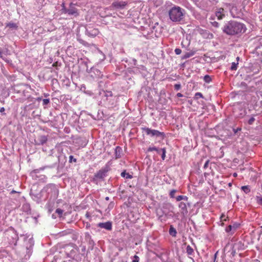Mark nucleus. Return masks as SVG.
<instances>
[{
    "mask_svg": "<svg viewBox=\"0 0 262 262\" xmlns=\"http://www.w3.org/2000/svg\"><path fill=\"white\" fill-rule=\"evenodd\" d=\"M246 30L244 24L234 20L228 21L222 28L223 32L228 35H239Z\"/></svg>",
    "mask_w": 262,
    "mask_h": 262,
    "instance_id": "1",
    "label": "nucleus"
},
{
    "mask_svg": "<svg viewBox=\"0 0 262 262\" xmlns=\"http://www.w3.org/2000/svg\"><path fill=\"white\" fill-rule=\"evenodd\" d=\"M185 10L179 6L174 5L168 10L170 19L174 23H179L184 17Z\"/></svg>",
    "mask_w": 262,
    "mask_h": 262,
    "instance_id": "2",
    "label": "nucleus"
},
{
    "mask_svg": "<svg viewBox=\"0 0 262 262\" xmlns=\"http://www.w3.org/2000/svg\"><path fill=\"white\" fill-rule=\"evenodd\" d=\"M110 168L107 165L102 167L94 176L93 181H103Z\"/></svg>",
    "mask_w": 262,
    "mask_h": 262,
    "instance_id": "3",
    "label": "nucleus"
},
{
    "mask_svg": "<svg viewBox=\"0 0 262 262\" xmlns=\"http://www.w3.org/2000/svg\"><path fill=\"white\" fill-rule=\"evenodd\" d=\"M142 129L145 132L147 135L150 136L151 137H161L162 139L165 137V134L164 132H161L158 130L152 129L148 127L142 128Z\"/></svg>",
    "mask_w": 262,
    "mask_h": 262,
    "instance_id": "4",
    "label": "nucleus"
},
{
    "mask_svg": "<svg viewBox=\"0 0 262 262\" xmlns=\"http://www.w3.org/2000/svg\"><path fill=\"white\" fill-rule=\"evenodd\" d=\"M43 191L46 192L51 196H53L54 198L57 197L58 195V190L54 184H50L47 185L44 187Z\"/></svg>",
    "mask_w": 262,
    "mask_h": 262,
    "instance_id": "5",
    "label": "nucleus"
},
{
    "mask_svg": "<svg viewBox=\"0 0 262 262\" xmlns=\"http://www.w3.org/2000/svg\"><path fill=\"white\" fill-rule=\"evenodd\" d=\"M105 105L108 106H113L115 104L116 102V98L115 96H113V93L111 91H106L105 93Z\"/></svg>",
    "mask_w": 262,
    "mask_h": 262,
    "instance_id": "6",
    "label": "nucleus"
},
{
    "mask_svg": "<svg viewBox=\"0 0 262 262\" xmlns=\"http://www.w3.org/2000/svg\"><path fill=\"white\" fill-rule=\"evenodd\" d=\"M128 3L126 1L116 0L110 6L111 10H122L125 8Z\"/></svg>",
    "mask_w": 262,
    "mask_h": 262,
    "instance_id": "7",
    "label": "nucleus"
},
{
    "mask_svg": "<svg viewBox=\"0 0 262 262\" xmlns=\"http://www.w3.org/2000/svg\"><path fill=\"white\" fill-rule=\"evenodd\" d=\"M240 226V224L237 222H234L232 224L228 226L226 229L225 231L226 232L229 233L231 232V233L234 232V231L238 229Z\"/></svg>",
    "mask_w": 262,
    "mask_h": 262,
    "instance_id": "8",
    "label": "nucleus"
},
{
    "mask_svg": "<svg viewBox=\"0 0 262 262\" xmlns=\"http://www.w3.org/2000/svg\"><path fill=\"white\" fill-rule=\"evenodd\" d=\"M97 226L100 228H103L107 231H111L112 229V223L111 221H107L104 223H99L97 224Z\"/></svg>",
    "mask_w": 262,
    "mask_h": 262,
    "instance_id": "9",
    "label": "nucleus"
},
{
    "mask_svg": "<svg viewBox=\"0 0 262 262\" xmlns=\"http://www.w3.org/2000/svg\"><path fill=\"white\" fill-rule=\"evenodd\" d=\"M28 243L29 245H27L26 246L27 254L25 256L26 258H29L31 255L32 252V248L34 245L33 242L31 239H29Z\"/></svg>",
    "mask_w": 262,
    "mask_h": 262,
    "instance_id": "10",
    "label": "nucleus"
},
{
    "mask_svg": "<svg viewBox=\"0 0 262 262\" xmlns=\"http://www.w3.org/2000/svg\"><path fill=\"white\" fill-rule=\"evenodd\" d=\"M85 33L89 36L95 37L98 34L99 31L97 29L88 27L86 29Z\"/></svg>",
    "mask_w": 262,
    "mask_h": 262,
    "instance_id": "11",
    "label": "nucleus"
},
{
    "mask_svg": "<svg viewBox=\"0 0 262 262\" xmlns=\"http://www.w3.org/2000/svg\"><path fill=\"white\" fill-rule=\"evenodd\" d=\"M179 207L180 208L181 213L183 216H185L188 213L186 203L183 202H180L179 204Z\"/></svg>",
    "mask_w": 262,
    "mask_h": 262,
    "instance_id": "12",
    "label": "nucleus"
},
{
    "mask_svg": "<svg viewBox=\"0 0 262 262\" xmlns=\"http://www.w3.org/2000/svg\"><path fill=\"white\" fill-rule=\"evenodd\" d=\"M74 5L72 3H71L70 5L69 8L67 10V14L70 15H74L77 16L78 15V13L77 12V9L74 7Z\"/></svg>",
    "mask_w": 262,
    "mask_h": 262,
    "instance_id": "13",
    "label": "nucleus"
},
{
    "mask_svg": "<svg viewBox=\"0 0 262 262\" xmlns=\"http://www.w3.org/2000/svg\"><path fill=\"white\" fill-rule=\"evenodd\" d=\"M215 15L218 19H222L225 16V11L223 8H217L215 11Z\"/></svg>",
    "mask_w": 262,
    "mask_h": 262,
    "instance_id": "14",
    "label": "nucleus"
},
{
    "mask_svg": "<svg viewBox=\"0 0 262 262\" xmlns=\"http://www.w3.org/2000/svg\"><path fill=\"white\" fill-rule=\"evenodd\" d=\"M122 149L120 146H117L115 148V158L119 159L122 156Z\"/></svg>",
    "mask_w": 262,
    "mask_h": 262,
    "instance_id": "15",
    "label": "nucleus"
},
{
    "mask_svg": "<svg viewBox=\"0 0 262 262\" xmlns=\"http://www.w3.org/2000/svg\"><path fill=\"white\" fill-rule=\"evenodd\" d=\"M47 141V137L45 135L40 136L38 137L37 139V144L43 145L46 143Z\"/></svg>",
    "mask_w": 262,
    "mask_h": 262,
    "instance_id": "16",
    "label": "nucleus"
},
{
    "mask_svg": "<svg viewBox=\"0 0 262 262\" xmlns=\"http://www.w3.org/2000/svg\"><path fill=\"white\" fill-rule=\"evenodd\" d=\"M97 56L100 61H103L105 59V55L100 50L97 51Z\"/></svg>",
    "mask_w": 262,
    "mask_h": 262,
    "instance_id": "17",
    "label": "nucleus"
},
{
    "mask_svg": "<svg viewBox=\"0 0 262 262\" xmlns=\"http://www.w3.org/2000/svg\"><path fill=\"white\" fill-rule=\"evenodd\" d=\"M195 54V52L194 51H191L190 52H187V53H186L185 54H184L182 57V59H187V58H188L192 56H193Z\"/></svg>",
    "mask_w": 262,
    "mask_h": 262,
    "instance_id": "18",
    "label": "nucleus"
},
{
    "mask_svg": "<svg viewBox=\"0 0 262 262\" xmlns=\"http://www.w3.org/2000/svg\"><path fill=\"white\" fill-rule=\"evenodd\" d=\"M6 27H8L11 29L16 30V29H17L18 27H17V25H16V24L10 22V23H7L6 24Z\"/></svg>",
    "mask_w": 262,
    "mask_h": 262,
    "instance_id": "19",
    "label": "nucleus"
},
{
    "mask_svg": "<svg viewBox=\"0 0 262 262\" xmlns=\"http://www.w3.org/2000/svg\"><path fill=\"white\" fill-rule=\"evenodd\" d=\"M92 71L96 75L98 78H102L103 75L99 70L93 68L92 69Z\"/></svg>",
    "mask_w": 262,
    "mask_h": 262,
    "instance_id": "20",
    "label": "nucleus"
},
{
    "mask_svg": "<svg viewBox=\"0 0 262 262\" xmlns=\"http://www.w3.org/2000/svg\"><path fill=\"white\" fill-rule=\"evenodd\" d=\"M152 151H157V152L158 154H160V149H159L158 148H157L155 146L149 147L147 150V152H151Z\"/></svg>",
    "mask_w": 262,
    "mask_h": 262,
    "instance_id": "21",
    "label": "nucleus"
},
{
    "mask_svg": "<svg viewBox=\"0 0 262 262\" xmlns=\"http://www.w3.org/2000/svg\"><path fill=\"white\" fill-rule=\"evenodd\" d=\"M169 234L173 237H175L177 234V231L172 226H170L169 230Z\"/></svg>",
    "mask_w": 262,
    "mask_h": 262,
    "instance_id": "22",
    "label": "nucleus"
},
{
    "mask_svg": "<svg viewBox=\"0 0 262 262\" xmlns=\"http://www.w3.org/2000/svg\"><path fill=\"white\" fill-rule=\"evenodd\" d=\"M70 233H71V230L68 229L67 230L62 231L58 233V235L59 236H63L66 235L70 234Z\"/></svg>",
    "mask_w": 262,
    "mask_h": 262,
    "instance_id": "23",
    "label": "nucleus"
},
{
    "mask_svg": "<svg viewBox=\"0 0 262 262\" xmlns=\"http://www.w3.org/2000/svg\"><path fill=\"white\" fill-rule=\"evenodd\" d=\"M121 176L125 178L126 179H132L133 176L130 174L129 173L126 172L125 171H123L121 173Z\"/></svg>",
    "mask_w": 262,
    "mask_h": 262,
    "instance_id": "24",
    "label": "nucleus"
},
{
    "mask_svg": "<svg viewBox=\"0 0 262 262\" xmlns=\"http://www.w3.org/2000/svg\"><path fill=\"white\" fill-rule=\"evenodd\" d=\"M186 252L188 255H192L194 252V251L190 246L188 245L186 247Z\"/></svg>",
    "mask_w": 262,
    "mask_h": 262,
    "instance_id": "25",
    "label": "nucleus"
},
{
    "mask_svg": "<svg viewBox=\"0 0 262 262\" xmlns=\"http://www.w3.org/2000/svg\"><path fill=\"white\" fill-rule=\"evenodd\" d=\"M145 70V67L143 66H139L138 67H136L134 68V72L138 73V71L140 72V70L144 71Z\"/></svg>",
    "mask_w": 262,
    "mask_h": 262,
    "instance_id": "26",
    "label": "nucleus"
},
{
    "mask_svg": "<svg viewBox=\"0 0 262 262\" xmlns=\"http://www.w3.org/2000/svg\"><path fill=\"white\" fill-rule=\"evenodd\" d=\"M241 189L246 194L250 192V188L248 185L243 186L241 187Z\"/></svg>",
    "mask_w": 262,
    "mask_h": 262,
    "instance_id": "27",
    "label": "nucleus"
},
{
    "mask_svg": "<svg viewBox=\"0 0 262 262\" xmlns=\"http://www.w3.org/2000/svg\"><path fill=\"white\" fill-rule=\"evenodd\" d=\"M176 199L177 201H180L181 200L188 201V198L186 195H178Z\"/></svg>",
    "mask_w": 262,
    "mask_h": 262,
    "instance_id": "28",
    "label": "nucleus"
},
{
    "mask_svg": "<svg viewBox=\"0 0 262 262\" xmlns=\"http://www.w3.org/2000/svg\"><path fill=\"white\" fill-rule=\"evenodd\" d=\"M238 62H232L230 67V70L232 71L236 70L237 68Z\"/></svg>",
    "mask_w": 262,
    "mask_h": 262,
    "instance_id": "29",
    "label": "nucleus"
},
{
    "mask_svg": "<svg viewBox=\"0 0 262 262\" xmlns=\"http://www.w3.org/2000/svg\"><path fill=\"white\" fill-rule=\"evenodd\" d=\"M162 151L161 158L163 160H165L166 157V149L165 148L160 149V152Z\"/></svg>",
    "mask_w": 262,
    "mask_h": 262,
    "instance_id": "30",
    "label": "nucleus"
},
{
    "mask_svg": "<svg viewBox=\"0 0 262 262\" xmlns=\"http://www.w3.org/2000/svg\"><path fill=\"white\" fill-rule=\"evenodd\" d=\"M211 80V78L208 75H206L204 77V80L206 83L210 82Z\"/></svg>",
    "mask_w": 262,
    "mask_h": 262,
    "instance_id": "31",
    "label": "nucleus"
},
{
    "mask_svg": "<svg viewBox=\"0 0 262 262\" xmlns=\"http://www.w3.org/2000/svg\"><path fill=\"white\" fill-rule=\"evenodd\" d=\"M23 209L26 212H28L30 210V206L28 204H24L23 206Z\"/></svg>",
    "mask_w": 262,
    "mask_h": 262,
    "instance_id": "32",
    "label": "nucleus"
},
{
    "mask_svg": "<svg viewBox=\"0 0 262 262\" xmlns=\"http://www.w3.org/2000/svg\"><path fill=\"white\" fill-rule=\"evenodd\" d=\"M255 199L257 203L258 204L262 205V197L259 196H256Z\"/></svg>",
    "mask_w": 262,
    "mask_h": 262,
    "instance_id": "33",
    "label": "nucleus"
},
{
    "mask_svg": "<svg viewBox=\"0 0 262 262\" xmlns=\"http://www.w3.org/2000/svg\"><path fill=\"white\" fill-rule=\"evenodd\" d=\"M194 98L197 99L199 98H203V95L201 93L197 92L195 94Z\"/></svg>",
    "mask_w": 262,
    "mask_h": 262,
    "instance_id": "34",
    "label": "nucleus"
},
{
    "mask_svg": "<svg viewBox=\"0 0 262 262\" xmlns=\"http://www.w3.org/2000/svg\"><path fill=\"white\" fill-rule=\"evenodd\" d=\"M55 212L57 213L59 216H61L63 213V210L61 209L57 208Z\"/></svg>",
    "mask_w": 262,
    "mask_h": 262,
    "instance_id": "35",
    "label": "nucleus"
},
{
    "mask_svg": "<svg viewBox=\"0 0 262 262\" xmlns=\"http://www.w3.org/2000/svg\"><path fill=\"white\" fill-rule=\"evenodd\" d=\"M139 257L136 255L133 256V259L132 262H139Z\"/></svg>",
    "mask_w": 262,
    "mask_h": 262,
    "instance_id": "36",
    "label": "nucleus"
},
{
    "mask_svg": "<svg viewBox=\"0 0 262 262\" xmlns=\"http://www.w3.org/2000/svg\"><path fill=\"white\" fill-rule=\"evenodd\" d=\"M50 102V99H43L42 100V104L44 105H47Z\"/></svg>",
    "mask_w": 262,
    "mask_h": 262,
    "instance_id": "37",
    "label": "nucleus"
},
{
    "mask_svg": "<svg viewBox=\"0 0 262 262\" xmlns=\"http://www.w3.org/2000/svg\"><path fill=\"white\" fill-rule=\"evenodd\" d=\"M211 24L212 25V26H213V27H214L215 28H219V24L217 22L215 21L211 22Z\"/></svg>",
    "mask_w": 262,
    "mask_h": 262,
    "instance_id": "38",
    "label": "nucleus"
},
{
    "mask_svg": "<svg viewBox=\"0 0 262 262\" xmlns=\"http://www.w3.org/2000/svg\"><path fill=\"white\" fill-rule=\"evenodd\" d=\"M77 161L76 159L74 158L73 156H70L69 157V162L71 163L72 162H76Z\"/></svg>",
    "mask_w": 262,
    "mask_h": 262,
    "instance_id": "39",
    "label": "nucleus"
},
{
    "mask_svg": "<svg viewBox=\"0 0 262 262\" xmlns=\"http://www.w3.org/2000/svg\"><path fill=\"white\" fill-rule=\"evenodd\" d=\"M174 89L177 91H178L181 88V85L180 84H176L174 85Z\"/></svg>",
    "mask_w": 262,
    "mask_h": 262,
    "instance_id": "40",
    "label": "nucleus"
},
{
    "mask_svg": "<svg viewBox=\"0 0 262 262\" xmlns=\"http://www.w3.org/2000/svg\"><path fill=\"white\" fill-rule=\"evenodd\" d=\"M174 52L175 53L177 54V55H180L181 52H182V51L179 48H176L175 50H174Z\"/></svg>",
    "mask_w": 262,
    "mask_h": 262,
    "instance_id": "41",
    "label": "nucleus"
},
{
    "mask_svg": "<svg viewBox=\"0 0 262 262\" xmlns=\"http://www.w3.org/2000/svg\"><path fill=\"white\" fill-rule=\"evenodd\" d=\"M176 190L174 189H173L170 191V196L171 198H174V193H176Z\"/></svg>",
    "mask_w": 262,
    "mask_h": 262,
    "instance_id": "42",
    "label": "nucleus"
},
{
    "mask_svg": "<svg viewBox=\"0 0 262 262\" xmlns=\"http://www.w3.org/2000/svg\"><path fill=\"white\" fill-rule=\"evenodd\" d=\"M255 121V118L254 117H251L248 120L249 124H252L254 121Z\"/></svg>",
    "mask_w": 262,
    "mask_h": 262,
    "instance_id": "43",
    "label": "nucleus"
},
{
    "mask_svg": "<svg viewBox=\"0 0 262 262\" xmlns=\"http://www.w3.org/2000/svg\"><path fill=\"white\" fill-rule=\"evenodd\" d=\"M241 130V128H240V127H237L236 128L233 129V131L234 132V133L235 134L237 133L238 131H239Z\"/></svg>",
    "mask_w": 262,
    "mask_h": 262,
    "instance_id": "44",
    "label": "nucleus"
},
{
    "mask_svg": "<svg viewBox=\"0 0 262 262\" xmlns=\"http://www.w3.org/2000/svg\"><path fill=\"white\" fill-rule=\"evenodd\" d=\"M67 10H68V8H67L66 7H63V8H62V11L63 13H67Z\"/></svg>",
    "mask_w": 262,
    "mask_h": 262,
    "instance_id": "45",
    "label": "nucleus"
},
{
    "mask_svg": "<svg viewBox=\"0 0 262 262\" xmlns=\"http://www.w3.org/2000/svg\"><path fill=\"white\" fill-rule=\"evenodd\" d=\"M132 61H133V64L134 65V66H136L137 65V61L136 59L135 58H133L132 59Z\"/></svg>",
    "mask_w": 262,
    "mask_h": 262,
    "instance_id": "46",
    "label": "nucleus"
},
{
    "mask_svg": "<svg viewBox=\"0 0 262 262\" xmlns=\"http://www.w3.org/2000/svg\"><path fill=\"white\" fill-rule=\"evenodd\" d=\"M84 93L86 94L90 95V96L93 94V93L91 91H84Z\"/></svg>",
    "mask_w": 262,
    "mask_h": 262,
    "instance_id": "47",
    "label": "nucleus"
},
{
    "mask_svg": "<svg viewBox=\"0 0 262 262\" xmlns=\"http://www.w3.org/2000/svg\"><path fill=\"white\" fill-rule=\"evenodd\" d=\"M177 96L178 97H182L183 96V94H182L181 93H178L177 94Z\"/></svg>",
    "mask_w": 262,
    "mask_h": 262,
    "instance_id": "48",
    "label": "nucleus"
},
{
    "mask_svg": "<svg viewBox=\"0 0 262 262\" xmlns=\"http://www.w3.org/2000/svg\"><path fill=\"white\" fill-rule=\"evenodd\" d=\"M5 108L4 107H2L0 108V112L1 113H3L5 112Z\"/></svg>",
    "mask_w": 262,
    "mask_h": 262,
    "instance_id": "49",
    "label": "nucleus"
},
{
    "mask_svg": "<svg viewBox=\"0 0 262 262\" xmlns=\"http://www.w3.org/2000/svg\"><path fill=\"white\" fill-rule=\"evenodd\" d=\"M208 163H209V161H207L205 162L204 165V167L205 168H206L207 166H208Z\"/></svg>",
    "mask_w": 262,
    "mask_h": 262,
    "instance_id": "50",
    "label": "nucleus"
},
{
    "mask_svg": "<svg viewBox=\"0 0 262 262\" xmlns=\"http://www.w3.org/2000/svg\"><path fill=\"white\" fill-rule=\"evenodd\" d=\"M0 58H2L3 59H4V57L3 55V53L1 51H0Z\"/></svg>",
    "mask_w": 262,
    "mask_h": 262,
    "instance_id": "51",
    "label": "nucleus"
},
{
    "mask_svg": "<svg viewBox=\"0 0 262 262\" xmlns=\"http://www.w3.org/2000/svg\"><path fill=\"white\" fill-rule=\"evenodd\" d=\"M181 46L182 47V48H185L184 45L183 44V41H182L181 42Z\"/></svg>",
    "mask_w": 262,
    "mask_h": 262,
    "instance_id": "52",
    "label": "nucleus"
},
{
    "mask_svg": "<svg viewBox=\"0 0 262 262\" xmlns=\"http://www.w3.org/2000/svg\"><path fill=\"white\" fill-rule=\"evenodd\" d=\"M37 171H38V170H37V169H35V170H34L33 171V172L37 173Z\"/></svg>",
    "mask_w": 262,
    "mask_h": 262,
    "instance_id": "53",
    "label": "nucleus"
},
{
    "mask_svg": "<svg viewBox=\"0 0 262 262\" xmlns=\"http://www.w3.org/2000/svg\"><path fill=\"white\" fill-rule=\"evenodd\" d=\"M4 60L5 61H6L7 62H9V60H8V59H5V58H4Z\"/></svg>",
    "mask_w": 262,
    "mask_h": 262,
    "instance_id": "54",
    "label": "nucleus"
},
{
    "mask_svg": "<svg viewBox=\"0 0 262 262\" xmlns=\"http://www.w3.org/2000/svg\"><path fill=\"white\" fill-rule=\"evenodd\" d=\"M109 199H110V198H109V197H108V196H106V197L105 198V200H106V201H108V200H109Z\"/></svg>",
    "mask_w": 262,
    "mask_h": 262,
    "instance_id": "55",
    "label": "nucleus"
},
{
    "mask_svg": "<svg viewBox=\"0 0 262 262\" xmlns=\"http://www.w3.org/2000/svg\"><path fill=\"white\" fill-rule=\"evenodd\" d=\"M83 88L84 89H85V86H82L81 88V89L82 90V89Z\"/></svg>",
    "mask_w": 262,
    "mask_h": 262,
    "instance_id": "56",
    "label": "nucleus"
},
{
    "mask_svg": "<svg viewBox=\"0 0 262 262\" xmlns=\"http://www.w3.org/2000/svg\"><path fill=\"white\" fill-rule=\"evenodd\" d=\"M63 7H65V6H64V3H63V4H62V8H63Z\"/></svg>",
    "mask_w": 262,
    "mask_h": 262,
    "instance_id": "57",
    "label": "nucleus"
},
{
    "mask_svg": "<svg viewBox=\"0 0 262 262\" xmlns=\"http://www.w3.org/2000/svg\"><path fill=\"white\" fill-rule=\"evenodd\" d=\"M239 57H237L236 58L237 60H239Z\"/></svg>",
    "mask_w": 262,
    "mask_h": 262,
    "instance_id": "58",
    "label": "nucleus"
},
{
    "mask_svg": "<svg viewBox=\"0 0 262 262\" xmlns=\"http://www.w3.org/2000/svg\"><path fill=\"white\" fill-rule=\"evenodd\" d=\"M210 35H211V37H213V35H212V34H210Z\"/></svg>",
    "mask_w": 262,
    "mask_h": 262,
    "instance_id": "59",
    "label": "nucleus"
},
{
    "mask_svg": "<svg viewBox=\"0 0 262 262\" xmlns=\"http://www.w3.org/2000/svg\"><path fill=\"white\" fill-rule=\"evenodd\" d=\"M216 254H217V253H216L215 254V255H214L215 257L216 256Z\"/></svg>",
    "mask_w": 262,
    "mask_h": 262,
    "instance_id": "60",
    "label": "nucleus"
}]
</instances>
